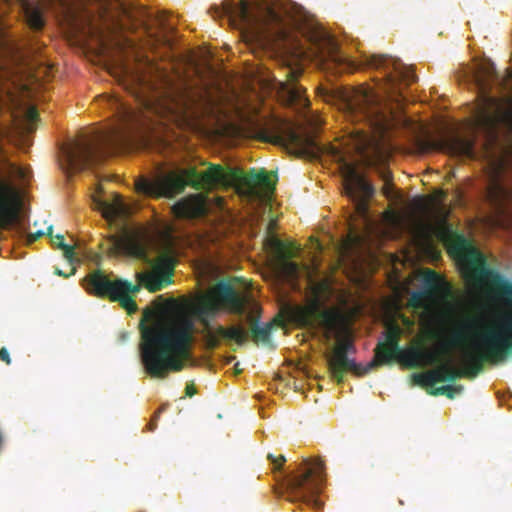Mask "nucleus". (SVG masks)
Listing matches in <instances>:
<instances>
[{"instance_id": "nucleus-1", "label": "nucleus", "mask_w": 512, "mask_h": 512, "mask_svg": "<svg viewBox=\"0 0 512 512\" xmlns=\"http://www.w3.org/2000/svg\"><path fill=\"white\" fill-rule=\"evenodd\" d=\"M483 319L479 317H466L460 320L450 331L448 343L458 346L467 343L468 335L473 332L475 336L470 345L463 352V368H455L451 361L446 359V352L442 349H431L438 352L439 360L425 363L424 366L436 365L439 372L437 382H453L457 378H475L482 370L485 362L497 363L503 361L512 351V313L498 326H485L481 333H475L481 327Z\"/></svg>"}, {"instance_id": "nucleus-2", "label": "nucleus", "mask_w": 512, "mask_h": 512, "mask_svg": "<svg viewBox=\"0 0 512 512\" xmlns=\"http://www.w3.org/2000/svg\"><path fill=\"white\" fill-rule=\"evenodd\" d=\"M141 360L146 372L155 378H166L170 372L183 370L190 356L194 322L187 315H178L166 322L140 324Z\"/></svg>"}, {"instance_id": "nucleus-3", "label": "nucleus", "mask_w": 512, "mask_h": 512, "mask_svg": "<svg viewBox=\"0 0 512 512\" xmlns=\"http://www.w3.org/2000/svg\"><path fill=\"white\" fill-rule=\"evenodd\" d=\"M239 182L249 188L259 186L266 192L275 190L273 181L265 169L252 168L248 173L240 169L225 171L219 164H210L208 169L199 172L196 168L182 169L179 173L171 172L156 180L142 178L137 181V191L147 196L173 198L182 193L187 186L195 190H211L217 186Z\"/></svg>"}, {"instance_id": "nucleus-4", "label": "nucleus", "mask_w": 512, "mask_h": 512, "mask_svg": "<svg viewBox=\"0 0 512 512\" xmlns=\"http://www.w3.org/2000/svg\"><path fill=\"white\" fill-rule=\"evenodd\" d=\"M114 104L120 123L108 135L76 140L61 147L67 171L80 172L100 164L107 155L106 149H130L143 141L142 123L137 113L118 100H114Z\"/></svg>"}, {"instance_id": "nucleus-5", "label": "nucleus", "mask_w": 512, "mask_h": 512, "mask_svg": "<svg viewBox=\"0 0 512 512\" xmlns=\"http://www.w3.org/2000/svg\"><path fill=\"white\" fill-rule=\"evenodd\" d=\"M214 17L225 16L233 25H244L256 40L266 43L287 41L299 21L290 8L279 4L250 7L244 0H225L210 9Z\"/></svg>"}, {"instance_id": "nucleus-6", "label": "nucleus", "mask_w": 512, "mask_h": 512, "mask_svg": "<svg viewBox=\"0 0 512 512\" xmlns=\"http://www.w3.org/2000/svg\"><path fill=\"white\" fill-rule=\"evenodd\" d=\"M247 298L239 294L228 281H219L208 292L198 295L191 304L193 315L205 329L207 346L214 349L222 339L233 340L243 345L248 340V332L241 326L212 328L210 321L219 311L225 310L232 314L243 315L246 310Z\"/></svg>"}, {"instance_id": "nucleus-7", "label": "nucleus", "mask_w": 512, "mask_h": 512, "mask_svg": "<svg viewBox=\"0 0 512 512\" xmlns=\"http://www.w3.org/2000/svg\"><path fill=\"white\" fill-rule=\"evenodd\" d=\"M347 116L352 122H363L373 132V137L360 130L359 148L364 149L371 145L375 137L383 138L392 126V112L377 95L371 90L353 88L341 94Z\"/></svg>"}, {"instance_id": "nucleus-8", "label": "nucleus", "mask_w": 512, "mask_h": 512, "mask_svg": "<svg viewBox=\"0 0 512 512\" xmlns=\"http://www.w3.org/2000/svg\"><path fill=\"white\" fill-rule=\"evenodd\" d=\"M326 467L319 458H306L296 471L285 474L284 482L290 501H302L321 509L323 503L316 497L321 493L326 480Z\"/></svg>"}, {"instance_id": "nucleus-9", "label": "nucleus", "mask_w": 512, "mask_h": 512, "mask_svg": "<svg viewBox=\"0 0 512 512\" xmlns=\"http://www.w3.org/2000/svg\"><path fill=\"white\" fill-rule=\"evenodd\" d=\"M401 334L398 325H391L385 332V340L379 342L375 348L373 360L368 363V368H375L380 365L390 364L393 360H398L407 368H419L425 363H433L439 360L438 352L422 344L403 349L399 345Z\"/></svg>"}, {"instance_id": "nucleus-10", "label": "nucleus", "mask_w": 512, "mask_h": 512, "mask_svg": "<svg viewBox=\"0 0 512 512\" xmlns=\"http://www.w3.org/2000/svg\"><path fill=\"white\" fill-rule=\"evenodd\" d=\"M86 291L100 298H107L117 302L129 314L137 310L134 295L140 291V285H133L121 278L109 279L100 269H97L84 278Z\"/></svg>"}, {"instance_id": "nucleus-11", "label": "nucleus", "mask_w": 512, "mask_h": 512, "mask_svg": "<svg viewBox=\"0 0 512 512\" xmlns=\"http://www.w3.org/2000/svg\"><path fill=\"white\" fill-rule=\"evenodd\" d=\"M289 317L299 327L308 329L319 327L324 329L328 336L338 333L344 325V317L338 309H321L316 301L307 306L292 307Z\"/></svg>"}, {"instance_id": "nucleus-12", "label": "nucleus", "mask_w": 512, "mask_h": 512, "mask_svg": "<svg viewBox=\"0 0 512 512\" xmlns=\"http://www.w3.org/2000/svg\"><path fill=\"white\" fill-rule=\"evenodd\" d=\"M122 72L126 75H131L133 79L141 86H147L149 89L157 92L159 98L164 101L166 108L171 112H184L190 105L189 95L186 90L177 87L165 72L157 70L158 76L161 80V88L156 84L148 81L144 75L134 73L126 66L121 67Z\"/></svg>"}, {"instance_id": "nucleus-13", "label": "nucleus", "mask_w": 512, "mask_h": 512, "mask_svg": "<svg viewBox=\"0 0 512 512\" xmlns=\"http://www.w3.org/2000/svg\"><path fill=\"white\" fill-rule=\"evenodd\" d=\"M261 139L266 142L290 146L298 156L315 157L320 147L308 134H301L290 127L274 126L261 131Z\"/></svg>"}, {"instance_id": "nucleus-14", "label": "nucleus", "mask_w": 512, "mask_h": 512, "mask_svg": "<svg viewBox=\"0 0 512 512\" xmlns=\"http://www.w3.org/2000/svg\"><path fill=\"white\" fill-rule=\"evenodd\" d=\"M363 63L370 68L381 71L387 84L391 85L392 88L402 83L408 86L417 80L413 68L406 66L397 58L371 54L364 56Z\"/></svg>"}, {"instance_id": "nucleus-15", "label": "nucleus", "mask_w": 512, "mask_h": 512, "mask_svg": "<svg viewBox=\"0 0 512 512\" xmlns=\"http://www.w3.org/2000/svg\"><path fill=\"white\" fill-rule=\"evenodd\" d=\"M355 352L353 340L346 337L339 341L338 345L332 350L331 354L327 357V364L329 372L334 380L338 383L344 381L346 372H352L357 376H362L370 372L372 369L361 364H357L353 359L348 357V354Z\"/></svg>"}, {"instance_id": "nucleus-16", "label": "nucleus", "mask_w": 512, "mask_h": 512, "mask_svg": "<svg viewBox=\"0 0 512 512\" xmlns=\"http://www.w3.org/2000/svg\"><path fill=\"white\" fill-rule=\"evenodd\" d=\"M487 200L494 213V224L501 228H512V189L504 185L497 176L490 181Z\"/></svg>"}, {"instance_id": "nucleus-17", "label": "nucleus", "mask_w": 512, "mask_h": 512, "mask_svg": "<svg viewBox=\"0 0 512 512\" xmlns=\"http://www.w3.org/2000/svg\"><path fill=\"white\" fill-rule=\"evenodd\" d=\"M427 150L439 151L452 156L472 159L475 157L474 140L460 137L458 135H447L440 137H427L423 141Z\"/></svg>"}, {"instance_id": "nucleus-18", "label": "nucleus", "mask_w": 512, "mask_h": 512, "mask_svg": "<svg viewBox=\"0 0 512 512\" xmlns=\"http://www.w3.org/2000/svg\"><path fill=\"white\" fill-rule=\"evenodd\" d=\"M303 69L300 66L287 67L286 80L279 82L278 92L285 103L298 109H307L310 101L306 96V90L298 84Z\"/></svg>"}, {"instance_id": "nucleus-19", "label": "nucleus", "mask_w": 512, "mask_h": 512, "mask_svg": "<svg viewBox=\"0 0 512 512\" xmlns=\"http://www.w3.org/2000/svg\"><path fill=\"white\" fill-rule=\"evenodd\" d=\"M344 191L355 202L357 210L365 213L368 209L367 201L374 195L375 189L355 168L349 167L344 177Z\"/></svg>"}, {"instance_id": "nucleus-20", "label": "nucleus", "mask_w": 512, "mask_h": 512, "mask_svg": "<svg viewBox=\"0 0 512 512\" xmlns=\"http://www.w3.org/2000/svg\"><path fill=\"white\" fill-rule=\"evenodd\" d=\"M16 194L7 184L0 185V227L5 228L13 224L18 217L15 206Z\"/></svg>"}, {"instance_id": "nucleus-21", "label": "nucleus", "mask_w": 512, "mask_h": 512, "mask_svg": "<svg viewBox=\"0 0 512 512\" xmlns=\"http://www.w3.org/2000/svg\"><path fill=\"white\" fill-rule=\"evenodd\" d=\"M173 211L181 218H199L206 212L204 197L198 194L183 198L173 206Z\"/></svg>"}, {"instance_id": "nucleus-22", "label": "nucleus", "mask_w": 512, "mask_h": 512, "mask_svg": "<svg viewBox=\"0 0 512 512\" xmlns=\"http://www.w3.org/2000/svg\"><path fill=\"white\" fill-rule=\"evenodd\" d=\"M137 279L138 283L136 285H140V288L144 286L150 292L160 291L172 282L170 275L163 276L158 272L139 273Z\"/></svg>"}, {"instance_id": "nucleus-23", "label": "nucleus", "mask_w": 512, "mask_h": 512, "mask_svg": "<svg viewBox=\"0 0 512 512\" xmlns=\"http://www.w3.org/2000/svg\"><path fill=\"white\" fill-rule=\"evenodd\" d=\"M99 209L102 211L103 216L107 219H114L117 217L125 216L128 211L123 198L118 194L114 195L112 202H99Z\"/></svg>"}, {"instance_id": "nucleus-24", "label": "nucleus", "mask_w": 512, "mask_h": 512, "mask_svg": "<svg viewBox=\"0 0 512 512\" xmlns=\"http://www.w3.org/2000/svg\"><path fill=\"white\" fill-rule=\"evenodd\" d=\"M443 279L434 270L427 269L423 276V294L431 295L439 291ZM422 293L414 294L413 298L421 297Z\"/></svg>"}, {"instance_id": "nucleus-25", "label": "nucleus", "mask_w": 512, "mask_h": 512, "mask_svg": "<svg viewBox=\"0 0 512 512\" xmlns=\"http://www.w3.org/2000/svg\"><path fill=\"white\" fill-rule=\"evenodd\" d=\"M143 24L150 29L151 26H158L163 30L173 29L172 24L168 22L167 16L163 12H151L148 10L143 11Z\"/></svg>"}, {"instance_id": "nucleus-26", "label": "nucleus", "mask_w": 512, "mask_h": 512, "mask_svg": "<svg viewBox=\"0 0 512 512\" xmlns=\"http://www.w3.org/2000/svg\"><path fill=\"white\" fill-rule=\"evenodd\" d=\"M291 256L279 257V271L282 276L287 280H296L299 276V266L296 262L291 261Z\"/></svg>"}, {"instance_id": "nucleus-27", "label": "nucleus", "mask_w": 512, "mask_h": 512, "mask_svg": "<svg viewBox=\"0 0 512 512\" xmlns=\"http://www.w3.org/2000/svg\"><path fill=\"white\" fill-rule=\"evenodd\" d=\"M250 331L255 342L268 343L272 332V323L260 326L257 319L251 318Z\"/></svg>"}, {"instance_id": "nucleus-28", "label": "nucleus", "mask_w": 512, "mask_h": 512, "mask_svg": "<svg viewBox=\"0 0 512 512\" xmlns=\"http://www.w3.org/2000/svg\"><path fill=\"white\" fill-rule=\"evenodd\" d=\"M265 246L271 249L277 257L291 256V251L287 244L280 240L276 235H267L265 239Z\"/></svg>"}, {"instance_id": "nucleus-29", "label": "nucleus", "mask_w": 512, "mask_h": 512, "mask_svg": "<svg viewBox=\"0 0 512 512\" xmlns=\"http://www.w3.org/2000/svg\"><path fill=\"white\" fill-rule=\"evenodd\" d=\"M124 250L131 256L138 259H146L147 251L145 245L137 239H128L123 243Z\"/></svg>"}, {"instance_id": "nucleus-30", "label": "nucleus", "mask_w": 512, "mask_h": 512, "mask_svg": "<svg viewBox=\"0 0 512 512\" xmlns=\"http://www.w3.org/2000/svg\"><path fill=\"white\" fill-rule=\"evenodd\" d=\"M26 18L29 26L32 29L40 30L44 26V19L42 13L37 8H27L26 9Z\"/></svg>"}, {"instance_id": "nucleus-31", "label": "nucleus", "mask_w": 512, "mask_h": 512, "mask_svg": "<svg viewBox=\"0 0 512 512\" xmlns=\"http://www.w3.org/2000/svg\"><path fill=\"white\" fill-rule=\"evenodd\" d=\"M439 375L438 371L435 369L427 371L425 373H418L414 375V380L417 384L425 385V386H433L437 383V377Z\"/></svg>"}, {"instance_id": "nucleus-32", "label": "nucleus", "mask_w": 512, "mask_h": 512, "mask_svg": "<svg viewBox=\"0 0 512 512\" xmlns=\"http://www.w3.org/2000/svg\"><path fill=\"white\" fill-rule=\"evenodd\" d=\"M462 390H463L462 385H457V386L446 385V386H441V387L434 389L431 392V394L432 395H445L448 398L452 399L455 397L456 394H460L462 392Z\"/></svg>"}, {"instance_id": "nucleus-33", "label": "nucleus", "mask_w": 512, "mask_h": 512, "mask_svg": "<svg viewBox=\"0 0 512 512\" xmlns=\"http://www.w3.org/2000/svg\"><path fill=\"white\" fill-rule=\"evenodd\" d=\"M378 173L380 178L384 181L383 192L388 196L391 193L390 184L392 182V173L385 168H380Z\"/></svg>"}, {"instance_id": "nucleus-34", "label": "nucleus", "mask_w": 512, "mask_h": 512, "mask_svg": "<svg viewBox=\"0 0 512 512\" xmlns=\"http://www.w3.org/2000/svg\"><path fill=\"white\" fill-rule=\"evenodd\" d=\"M267 459L273 465V470L274 471H279L282 468V466L284 465V463L286 462V458L282 454H280L278 456H275V455L269 453L267 455Z\"/></svg>"}, {"instance_id": "nucleus-35", "label": "nucleus", "mask_w": 512, "mask_h": 512, "mask_svg": "<svg viewBox=\"0 0 512 512\" xmlns=\"http://www.w3.org/2000/svg\"><path fill=\"white\" fill-rule=\"evenodd\" d=\"M57 247L63 251V255L69 261H72L74 258V247L72 245H68L65 242H59Z\"/></svg>"}, {"instance_id": "nucleus-36", "label": "nucleus", "mask_w": 512, "mask_h": 512, "mask_svg": "<svg viewBox=\"0 0 512 512\" xmlns=\"http://www.w3.org/2000/svg\"><path fill=\"white\" fill-rule=\"evenodd\" d=\"M164 407H160L156 412L155 414L153 415L152 419L150 420L149 424H148V429L149 431H154L157 427V420L160 416V414L164 411Z\"/></svg>"}, {"instance_id": "nucleus-37", "label": "nucleus", "mask_w": 512, "mask_h": 512, "mask_svg": "<svg viewBox=\"0 0 512 512\" xmlns=\"http://www.w3.org/2000/svg\"><path fill=\"white\" fill-rule=\"evenodd\" d=\"M44 235H45V233L40 230L33 232V233H29L27 235V243L31 244V243L35 242L36 240H38L39 238L43 237Z\"/></svg>"}, {"instance_id": "nucleus-38", "label": "nucleus", "mask_w": 512, "mask_h": 512, "mask_svg": "<svg viewBox=\"0 0 512 512\" xmlns=\"http://www.w3.org/2000/svg\"><path fill=\"white\" fill-rule=\"evenodd\" d=\"M26 117L27 119L29 120V122H34L37 120L38 118V112L35 108L33 107H30L27 111H26Z\"/></svg>"}, {"instance_id": "nucleus-39", "label": "nucleus", "mask_w": 512, "mask_h": 512, "mask_svg": "<svg viewBox=\"0 0 512 512\" xmlns=\"http://www.w3.org/2000/svg\"><path fill=\"white\" fill-rule=\"evenodd\" d=\"M0 359L5 362L7 365L11 363V358L8 350L5 347L0 349Z\"/></svg>"}, {"instance_id": "nucleus-40", "label": "nucleus", "mask_w": 512, "mask_h": 512, "mask_svg": "<svg viewBox=\"0 0 512 512\" xmlns=\"http://www.w3.org/2000/svg\"><path fill=\"white\" fill-rule=\"evenodd\" d=\"M399 86H400V84L396 85L395 88H392V86L389 85V90H390L389 93H390L391 97H396V101H399L398 97H402Z\"/></svg>"}, {"instance_id": "nucleus-41", "label": "nucleus", "mask_w": 512, "mask_h": 512, "mask_svg": "<svg viewBox=\"0 0 512 512\" xmlns=\"http://www.w3.org/2000/svg\"><path fill=\"white\" fill-rule=\"evenodd\" d=\"M276 220L275 219H271L267 225V235H275L274 234V231L276 229Z\"/></svg>"}, {"instance_id": "nucleus-42", "label": "nucleus", "mask_w": 512, "mask_h": 512, "mask_svg": "<svg viewBox=\"0 0 512 512\" xmlns=\"http://www.w3.org/2000/svg\"><path fill=\"white\" fill-rule=\"evenodd\" d=\"M52 230H53V227H52V226H49V227L47 228V233H46V234H47L48 236H50V237L52 238V241L54 242V240H53V236H52ZM55 238H56V239H57V241H58L57 243H56V242H54L56 245H57L59 242H64V237H63V235H61V234L56 235V236H55Z\"/></svg>"}, {"instance_id": "nucleus-43", "label": "nucleus", "mask_w": 512, "mask_h": 512, "mask_svg": "<svg viewBox=\"0 0 512 512\" xmlns=\"http://www.w3.org/2000/svg\"><path fill=\"white\" fill-rule=\"evenodd\" d=\"M195 393H196V389H195V387H194V385H193V384H188V385H186V388H185V394H186V396H188V397H192V396H194V395H195Z\"/></svg>"}, {"instance_id": "nucleus-44", "label": "nucleus", "mask_w": 512, "mask_h": 512, "mask_svg": "<svg viewBox=\"0 0 512 512\" xmlns=\"http://www.w3.org/2000/svg\"><path fill=\"white\" fill-rule=\"evenodd\" d=\"M234 369H235V373H237V374H239V373H241V372H242V369H240V368H239V363H236V364H235Z\"/></svg>"}, {"instance_id": "nucleus-45", "label": "nucleus", "mask_w": 512, "mask_h": 512, "mask_svg": "<svg viewBox=\"0 0 512 512\" xmlns=\"http://www.w3.org/2000/svg\"><path fill=\"white\" fill-rule=\"evenodd\" d=\"M55 273L60 276L68 277L69 275L64 274L61 270L56 269Z\"/></svg>"}]
</instances>
